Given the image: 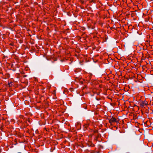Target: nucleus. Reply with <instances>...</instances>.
<instances>
[{"label":"nucleus","mask_w":153,"mask_h":153,"mask_svg":"<svg viewBox=\"0 0 153 153\" xmlns=\"http://www.w3.org/2000/svg\"><path fill=\"white\" fill-rule=\"evenodd\" d=\"M115 122L116 123H118L119 122V120H117L115 117H113L109 120V122L112 125V123L113 122Z\"/></svg>","instance_id":"f257e3e1"},{"label":"nucleus","mask_w":153,"mask_h":153,"mask_svg":"<svg viewBox=\"0 0 153 153\" xmlns=\"http://www.w3.org/2000/svg\"><path fill=\"white\" fill-rule=\"evenodd\" d=\"M148 103L146 101H143L140 103V105L141 106L144 107L147 105Z\"/></svg>","instance_id":"f03ea898"},{"label":"nucleus","mask_w":153,"mask_h":153,"mask_svg":"<svg viewBox=\"0 0 153 153\" xmlns=\"http://www.w3.org/2000/svg\"><path fill=\"white\" fill-rule=\"evenodd\" d=\"M101 134H98L97 135L96 137H95V140H97L98 138H100V137Z\"/></svg>","instance_id":"7ed1b4c3"},{"label":"nucleus","mask_w":153,"mask_h":153,"mask_svg":"<svg viewBox=\"0 0 153 153\" xmlns=\"http://www.w3.org/2000/svg\"><path fill=\"white\" fill-rule=\"evenodd\" d=\"M146 113L147 114H149V110L148 109H146Z\"/></svg>","instance_id":"20e7f679"},{"label":"nucleus","mask_w":153,"mask_h":153,"mask_svg":"<svg viewBox=\"0 0 153 153\" xmlns=\"http://www.w3.org/2000/svg\"><path fill=\"white\" fill-rule=\"evenodd\" d=\"M9 85V86L10 87H11L12 86V85H12V82H10V83H8Z\"/></svg>","instance_id":"39448f33"},{"label":"nucleus","mask_w":153,"mask_h":153,"mask_svg":"<svg viewBox=\"0 0 153 153\" xmlns=\"http://www.w3.org/2000/svg\"><path fill=\"white\" fill-rule=\"evenodd\" d=\"M95 132H98V131H95Z\"/></svg>","instance_id":"423d86ee"}]
</instances>
